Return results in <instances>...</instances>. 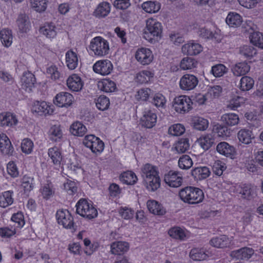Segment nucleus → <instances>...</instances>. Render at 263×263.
Returning <instances> with one entry per match:
<instances>
[{
    "label": "nucleus",
    "instance_id": "22",
    "mask_svg": "<svg viewBox=\"0 0 263 263\" xmlns=\"http://www.w3.org/2000/svg\"><path fill=\"white\" fill-rule=\"evenodd\" d=\"M164 181L171 187H177L181 185L182 178L179 176L178 173L170 171L165 176Z\"/></svg>",
    "mask_w": 263,
    "mask_h": 263
},
{
    "label": "nucleus",
    "instance_id": "30",
    "mask_svg": "<svg viewBox=\"0 0 263 263\" xmlns=\"http://www.w3.org/2000/svg\"><path fill=\"white\" fill-rule=\"evenodd\" d=\"M209 168L206 166L196 167L192 171L191 174L196 180H202L208 177L210 175Z\"/></svg>",
    "mask_w": 263,
    "mask_h": 263
},
{
    "label": "nucleus",
    "instance_id": "35",
    "mask_svg": "<svg viewBox=\"0 0 263 263\" xmlns=\"http://www.w3.org/2000/svg\"><path fill=\"white\" fill-rule=\"evenodd\" d=\"M193 128L200 131L205 130L209 126V121L202 117H195L192 120Z\"/></svg>",
    "mask_w": 263,
    "mask_h": 263
},
{
    "label": "nucleus",
    "instance_id": "3",
    "mask_svg": "<svg viewBox=\"0 0 263 263\" xmlns=\"http://www.w3.org/2000/svg\"><path fill=\"white\" fill-rule=\"evenodd\" d=\"M181 199L189 204H197L204 198L203 191L199 188L187 186L180 190L179 193Z\"/></svg>",
    "mask_w": 263,
    "mask_h": 263
},
{
    "label": "nucleus",
    "instance_id": "34",
    "mask_svg": "<svg viewBox=\"0 0 263 263\" xmlns=\"http://www.w3.org/2000/svg\"><path fill=\"white\" fill-rule=\"evenodd\" d=\"M66 63L69 69H74L78 64V58L76 53L72 50H68L66 53Z\"/></svg>",
    "mask_w": 263,
    "mask_h": 263
},
{
    "label": "nucleus",
    "instance_id": "4",
    "mask_svg": "<svg viewBox=\"0 0 263 263\" xmlns=\"http://www.w3.org/2000/svg\"><path fill=\"white\" fill-rule=\"evenodd\" d=\"M89 47L95 55L98 57L107 55L109 50L108 42L101 36L94 37L90 42Z\"/></svg>",
    "mask_w": 263,
    "mask_h": 263
},
{
    "label": "nucleus",
    "instance_id": "19",
    "mask_svg": "<svg viewBox=\"0 0 263 263\" xmlns=\"http://www.w3.org/2000/svg\"><path fill=\"white\" fill-rule=\"evenodd\" d=\"M216 150L218 153L231 159L234 158L236 155L235 148L226 142H221L216 146Z\"/></svg>",
    "mask_w": 263,
    "mask_h": 263
},
{
    "label": "nucleus",
    "instance_id": "44",
    "mask_svg": "<svg viewBox=\"0 0 263 263\" xmlns=\"http://www.w3.org/2000/svg\"><path fill=\"white\" fill-rule=\"evenodd\" d=\"M120 180L127 184H133L137 180L135 174L132 171H127L122 173L120 176Z\"/></svg>",
    "mask_w": 263,
    "mask_h": 263
},
{
    "label": "nucleus",
    "instance_id": "27",
    "mask_svg": "<svg viewBox=\"0 0 263 263\" xmlns=\"http://www.w3.org/2000/svg\"><path fill=\"white\" fill-rule=\"evenodd\" d=\"M231 240L226 235H221L213 238L210 240V244L217 248H224L229 247Z\"/></svg>",
    "mask_w": 263,
    "mask_h": 263
},
{
    "label": "nucleus",
    "instance_id": "20",
    "mask_svg": "<svg viewBox=\"0 0 263 263\" xmlns=\"http://www.w3.org/2000/svg\"><path fill=\"white\" fill-rule=\"evenodd\" d=\"M129 249V244L126 241H118L110 245V253L114 255H121L127 252Z\"/></svg>",
    "mask_w": 263,
    "mask_h": 263
},
{
    "label": "nucleus",
    "instance_id": "62",
    "mask_svg": "<svg viewBox=\"0 0 263 263\" xmlns=\"http://www.w3.org/2000/svg\"><path fill=\"white\" fill-rule=\"evenodd\" d=\"M185 128L180 124H174L168 129V133L174 136H178L184 133Z\"/></svg>",
    "mask_w": 263,
    "mask_h": 263
},
{
    "label": "nucleus",
    "instance_id": "7",
    "mask_svg": "<svg viewBox=\"0 0 263 263\" xmlns=\"http://www.w3.org/2000/svg\"><path fill=\"white\" fill-rule=\"evenodd\" d=\"M193 102L186 96L176 97L173 101V107L175 110L180 114H184L192 108Z\"/></svg>",
    "mask_w": 263,
    "mask_h": 263
},
{
    "label": "nucleus",
    "instance_id": "28",
    "mask_svg": "<svg viewBox=\"0 0 263 263\" xmlns=\"http://www.w3.org/2000/svg\"><path fill=\"white\" fill-rule=\"evenodd\" d=\"M250 70V66L246 62L237 63L233 66L232 71L234 76L240 77L247 74Z\"/></svg>",
    "mask_w": 263,
    "mask_h": 263
},
{
    "label": "nucleus",
    "instance_id": "54",
    "mask_svg": "<svg viewBox=\"0 0 263 263\" xmlns=\"http://www.w3.org/2000/svg\"><path fill=\"white\" fill-rule=\"evenodd\" d=\"M12 193L10 191H7L0 196L1 207L6 208L13 203V200L12 197Z\"/></svg>",
    "mask_w": 263,
    "mask_h": 263
},
{
    "label": "nucleus",
    "instance_id": "60",
    "mask_svg": "<svg viewBox=\"0 0 263 263\" xmlns=\"http://www.w3.org/2000/svg\"><path fill=\"white\" fill-rule=\"evenodd\" d=\"M226 166L224 163L220 160L215 161L212 166V170L216 175L218 176H221L223 171L226 169Z\"/></svg>",
    "mask_w": 263,
    "mask_h": 263
},
{
    "label": "nucleus",
    "instance_id": "18",
    "mask_svg": "<svg viewBox=\"0 0 263 263\" xmlns=\"http://www.w3.org/2000/svg\"><path fill=\"white\" fill-rule=\"evenodd\" d=\"M21 89L26 93H30L34 87L35 78L32 73L26 72L24 73L21 79Z\"/></svg>",
    "mask_w": 263,
    "mask_h": 263
},
{
    "label": "nucleus",
    "instance_id": "64",
    "mask_svg": "<svg viewBox=\"0 0 263 263\" xmlns=\"http://www.w3.org/2000/svg\"><path fill=\"white\" fill-rule=\"evenodd\" d=\"M11 221L14 223L15 228L22 227L25 224L24 216L22 213L14 214L11 217Z\"/></svg>",
    "mask_w": 263,
    "mask_h": 263
},
{
    "label": "nucleus",
    "instance_id": "17",
    "mask_svg": "<svg viewBox=\"0 0 263 263\" xmlns=\"http://www.w3.org/2000/svg\"><path fill=\"white\" fill-rule=\"evenodd\" d=\"M157 116L153 110L145 109L143 111V116L141 118V123L143 126L151 128L156 124Z\"/></svg>",
    "mask_w": 263,
    "mask_h": 263
},
{
    "label": "nucleus",
    "instance_id": "46",
    "mask_svg": "<svg viewBox=\"0 0 263 263\" xmlns=\"http://www.w3.org/2000/svg\"><path fill=\"white\" fill-rule=\"evenodd\" d=\"M41 192L44 199H48L54 194V189L52 183L49 181L41 189Z\"/></svg>",
    "mask_w": 263,
    "mask_h": 263
},
{
    "label": "nucleus",
    "instance_id": "23",
    "mask_svg": "<svg viewBox=\"0 0 263 263\" xmlns=\"http://www.w3.org/2000/svg\"><path fill=\"white\" fill-rule=\"evenodd\" d=\"M16 116L10 112H3L0 114V126L12 127L17 123Z\"/></svg>",
    "mask_w": 263,
    "mask_h": 263
},
{
    "label": "nucleus",
    "instance_id": "13",
    "mask_svg": "<svg viewBox=\"0 0 263 263\" xmlns=\"http://www.w3.org/2000/svg\"><path fill=\"white\" fill-rule=\"evenodd\" d=\"M135 58L139 63L143 65H146L152 62L153 54L149 49L141 48L136 52Z\"/></svg>",
    "mask_w": 263,
    "mask_h": 263
},
{
    "label": "nucleus",
    "instance_id": "49",
    "mask_svg": "<svg viewBox=\"0 0 263 263\" xmlns=\"http://www.w3.org/2000/svg\"><path fill=\"white\" fill-rule=\"evenodd\" d=\"M190 256L194 260L201 261L206 259L208 256L203 250L193 249L190 253Z\"/></svg>",
    "mask_w": 263,
    "mask_h": 263
},
{
    "label": "nucleus",
    "instance_id": "40",
    "mask_svg": "<svg viewBox=\"0 0 263 263\" xmlns=\"http://www.w3.org/2000/svg\"><path fill=\"white\" fill-rule=\"evenodd\" d=\"M48 155L52 160L53 163L57 166H60L62 159L61 154L57 147L50 148L48 150Z\"/></svg>",
    "mask_w": 263,
    "mask_h": 263
},
{
    "label": "nucleus",
    "instance_id": "12",
    "mask_svg": "<svg viewBox=\"0 0 263 263\" xmlns=\"http://www.w3.org/2000/svg\"><path fill=\"white\" fill-rule=\"evenodd\" d=\"M113 69V65L108 60L97 61L93 66V71L102 76H106L111 73Z\"/></svg>",
    "mask_w": 263,
    "mask_h": 263
},
{
    "label": "nucleus",
    "instance_id": "26",
    "mask_svg": "<svg viewBox=\"0 0 263 263\" xmlns=\"http://www.w3.org/2000/svg\"><path fill=\"white\" fill-rule=\"evenodd\" d=\"M16 24L21 32L26 33L30 30V23L28 17L26 14H20L17 18Z\"/></svg>",
    "mask_w": 263,
    "mask_h": 263
},
{
    "label": "nucleus",
    "instance_id": "25",
    "mask_svg": "<svg viewBox=\"0 0 263 263\" xmlns=\"http://www.w3.org/2000/svg\"><path fill=\"white\" fill-rule=\"evenodd\" d=\"M147 207L149 211L157 215H163L166 213L165 209L158 202L149 200L147 202Z\"/></svg>",
    "mask_w": 263,
    "mask_h": 263
},
{
    "label": "nucleus",
    "instance_id": "52",
    "mask_svg": "<svg viewBox=\"0 0 263 263\" xmlns=\"http://www.w3.org/2000/svg\"><path fill=\"white\" fill-rule=\"evenodd\" d=\"M193 161L191 158L187 155L182 156L178 160V166L182 170H188L193 165Z\"/></svg>",
    "mask_w": 263,
    "mask_h": 263
},
{
    "label": "nucleus",
    "instance_id": "11",
    "mask_svg": "<svg viewBox=\"0 0 263 263\" xmlns=\"http://www.w3.org/2000/svg\"><path fill=\"white\" fill-rule=\"evenodd\" d=\"M236 192L242 198L247 200H251L256 196V188L251 184H244L235 187Z\"/></svg>",
    "mask_w": 263,
    "mask_h": 263
},
{
    "label": "nucleus",
    "instance_id": "14",
    "mask_svg": "<svg viewBox=\"0 0 263 263\" xmlns=\"http://www.w3.org/2000/svg\"><path fill=\"white\" fill-rule=\"evenodd\" d=\"M31 111L39 116L50 115L53 112V109L46 102L38 101L33 103Z\"/></svg>",
    "mask_w": 263,
    "mask_h": 263
},
{
    "label": "nucleus",
    "instance_id": "31",
    "mask_svg": "<svg viewBox=\"0 0 263 263\" xmlns=\"http://www.w3.org/2000/svg\"><path fill=\"white\" fill-rule=\"evenodd\" d=\"M142 9L148 13H156L158 12L161 8V4L157 1H147L142 4Z\"/></svg>",
    "mask_w": 263,
    "mask_h": 263
},
{
    "label": "nucleus",
    "instance_id": "57",
    "mask_svg": "<svg viewBox=\"0 0 263 263\" xmlns=\"http://www.w3.org/2000/svg\"><path fill=\"white\" fill-rule=\"evenodd\" d=\"M110 104L109 100L108 98L104 96H100L96 101L97 107L101 110L107 109Z\"/></svg>",
    "mask_w": 263,
    "mask_h": 263
},
{
    "label": "nucleus",
    "instance_id": "41",
    "mask_svg": "<svg viewBox=\"0 0 263 263\" xmlns=\"http://www.w3.org/2000/svg\"><path fill=\"white\" fill-rule=\"evenodd\" d=\"M70 132L74 136L82 137L85 134L87 129L81 122H76L71 125Z\"/></svg>",
    "mask_w": 263,
    "mask_h": 263
},
{
    "label": "nucleus",
    "instance_id": "1",
    "mask_svg": "<svg viewBox=\"0 0 263 263\" xmlns=\"http://www.w3.org/2000/svg\"><path fill=\"white\" fill-rule=\"evenodd\" d=\"M158 168L156 166L146 163L141 168V176L146 189L155 191L160 186V178Z\"/></svg>",
    "mask_w": 263,
    "mask_h": 263
},
{
    "label": "nucleus",
    "instance_id": "33",
    "mask_svg": "<svg viewBox=\"0 0 263 263\" xmlns=\"http://www.w3.org/2000/svg\"><path fill=\"white\" fill-rule=\"evenodd\" d=\"M98 87L100 90L106 92H114L117 88L116 83L109 79H104L99 81Z\"/></svg>",
    "mask_w": 263,
    "mask_h": 263
},
{
    "label": "nucleus",
    "instance_id": "16",
    "mask_svg": "<svg viewBox=\"0 0 263 263\" xmlns=\"http://www.w3.org/2000/svg\"><path fill=\"white\" fill-rule=\"evenodd\" d=\"M203 48L199 43L191 41L184 44L181 48L182 52L188 55H196L202 51Z\"/></svg>",
    "mask_w": 263,
    "mask_h": 263
},
{
    "label": "nucleus",
    "instance_id": "21",
    "mask_svg": "<svg viewBox=\"0 0 263 263\" xmlns=\"http://www.w3.org/2000/svg\"><path fill=\"white\" fill-rule=\"evenodd\" d=\"M0 151L3 154L8 156L12 155L14 151L10 140L5 134L0 135Z\"/></svg>",
    "mask_w": 263,
    "mask_h": 263
},
{
    "label": "nucleus",
    "instance_id": "5",
    "mask_svg": "<svg viewBox=\"0 0 263 263\" xmlns=\"http://www.w3.org/2000/svg\"><path fill=\"white\" fill-rule=\"evenodd\" d=\"M76 212L81 216L88 219H92L97 217L98 212L92 204L88 203L84 199H80L76 204Z\"/></svg>",
    "mask_w": 263,
    "mask_h": 263
},
{
    "label": "nucleus",
    "instance_id": "15",
    "mask_svg": "<svg viewBox=\"0 0 263 263\" xmlns=\"http://www.w3.org/2000/svg\"><path fill=\"white\" fill-rule=\"evenodd\" d=\"M73 101V97L70 93L61 92L56 95L54 99V103L60 107H67L71 105Z\"/></svg>",
    "mask_w": 263,
    "mask_h": 263
},
{
    "label": "nucleus",
    "instance_id": "24",
    "mask_svg": "<svg viewBox=\"0 0 263 263\" xmlns=\"http://www.w3.org/2000/svg\"><path fill=\"white\" fill-rule=\"evenodd\" d=\"M67 85L71 90L78 91L82 89L83 83L79 76L73 74L68 78Z\"/></svg>",
    "mask_w": 263,
    "mask_h": 263
},
{
    "label": "nucleus",
    "instance_id": "36",
    "mask_svg": "<svg viewBox=\"0 0 263 263\" xmlns=\"http://www.w3.org/2000/svg\"><path fill=\"white\" fill-rule=\"evenodd\" d=\"M237 137L239 142L245 144H249L254 138L251 130L248 129H242L237 133Z\"/></svg>",
    "mask_w": 263,
    "mask_h": 263
},
{
    "label": "nucleus",
    "instance_id": "29",
    "mask_svg": "<svg viewBox=\"0 0 263 263\" xmlns=\"http://www.w3.org/2000/svg\"><path fill=\"white\" fill-rule=\"evenodd\" d=\"M110 11V4L107 2H102L98 5L93 14L98 18L104 17L109 14Z\"/></svg>",
    "mask_w": 263,
    "mask_h": 263
},
{
    "label": "nucleus",
    "instance_id": "55",
    "mask_svg": "<svg viewBox=\"0 0 263 263\" xmlns=\"http://www.w3.org/2000/svg\"><path fill=\"white\" fill-rule=\"evenodd\" d=\"M31 6L37 12L44 11L47 5V0H30Z\"/></svg>",
    "mask_w": 263,
    "mask_h": 263
},
{
    "label": "nucleus",
    "instance_id": "48",
    "mask_svg": "<svg viewBox=\"0 0 263 263\" xmlns=\"http://www.w3.org/2000/svg\"><path fill=\"white\" fill-rule=\"evenodd\" d=\"M240 53L246 58H251L257 53V49L252 45H244L240 48Z\"/></svg>",
    "mask_w": 263,
    "mask_h": 263
},
{
    "label": "nucleus",
    "instance_id": "47",
    "mask_svg": "<svg viewBox=\"0 0 263 263\" xmlns=\"http://www.w3.org/2000/svg\"><path fill=\"white\" fill-rule=\"evenodd\" d=\"M197 61L191 57L184 58L180 62V68L183 70H189L196 67Z\"/></svg>",
    "mask_w": 263,
    "mask_h": 263
},
{
    "label": "nucleus",
    "instance_id": "45",
    "mask_svg": "<svg viewBox=\"0 0 263 263\" xmlns=\"http://www.w3.org/2000/svg\"><path fill=\"white\" fill-rule=\"evenodd\" d=\"M254 84V81L252 78L244 76L240 80L239 88L242 91H248L253 88Z\"/></svg>",
    "mask_w": 263,
    "mask_h": 263
},
{
    "label": "nucleus",
    "instance_id": "8",
    "mask_svg": "<svg viewBox=\"0 0 263 263\" xmlns=\"http://www.w3.org/2000/svg\"><path fill=\"white\" fill-rule=\"evenodd\" d=\"M83 143L84 145L89 148L91 152L96 155L100 154L104 149V144L103 142L93 135L86 136Z\"/></svg>",
    "mask_w": 263,
    "mask_h": 263
},
{
    "label": "nucleus",
    "instance_id": "59",
    "mask_svg": "<svg viewBox=\"0 0 263 263\" xmlns=\"http://www.w3.org/2000/svg\"><path fill=\"white\" fill-rule=\"evenodd\" d=\"M222 92V88L219 85H215L209 88L206 93L209 100L218 98Z\"/></svg>",
    "mask_w": 263,
    "mask_h": 263
},
{
    "label": "nucleus",
    "instance_id": "2",
    "mask_svg": "<svg viewBox=\"0 0 263 263\" xmlns=\"http://www.w3.org/2000/svg\"><path fill=\"white\" fill-rule=\"evenodd\" d=\"M163 27L161 23L154 18H148L143 30V37L151 43H155L161 39Z\"/></svg>",
    "mask_w": 263,
    "mask_h": 263
},
{
    "label": "nucleus",
    "instance_id": "38",
    "mask_svg": "<svg viewBox=\"0 0 263 263\" xmlns=\"http://www.w3.org/2000/svg\"><path fill=\"white\" fill-rule=\"evenodd\" d=\"M0 39L2 44L6 47L10 46L12 43V31L7 29L0 31Z\"/></svg>",
    "mask_w": 263,
    "mask_h": 263
},
{
    "label": "nucleus",
    "instance_id": "10",
    "mask_svg": "<svg viewBox=\"0 0 263 263\" xmlns=\"http://www.w3.org/2000/svg\"><path fill=\"white\" fill-rule=\"evenodd\" d=\"M198 84V79L194 75L185 74L180 79L179 86L183 90L189 91L194 89Z\"/></svg>",
    "mask_w": 263,
    "mask_h": 263
},
{
    "label": "nucleus",
    "instance_id": "63",
    "mask_svg": "<svg viewBox=\"0 0 263 263\" xmlns=\"http://www.w3.org/2000/svg\"><path fill=\"white\" fill-rule=\"evenodd\" d=\"M33 143L32 141L28 139H24L21 143V149L23 153L29 154H30L33 149Z\"/></svg>",
    "mask_w": 263,
    "mask_h": 263
},
{
    "label": "nucleus",
    "instance_id": "56",
    "mask_svg": "<svg viewBox=\"0 0 263 263\" xmlns=\"http://www.w3.org/2000/svg\"><path fill=\"white\" fill-rule=\"evenodd\" d=\"M251 42L260 48H263V34L259 32H254L250 36Z\"/></svg>",
    "mask_w": 263,
    "mask_h": 263
},
{
    "label": "nucleus",
    "instance_id": "61",
    "mask_svg": "<svg viewBox=\"0 0 263 263\" xmlns=\"http://www.w3.org/2000/svg\"><path fill=\"white\" fill-rule=\"evenodd\" d=\"M33 178L25 175L22 179V186L25 192H29L33 187Z\"/></svg>",
    "mask_w": 263,
    "mask_h": 263
},
{
    "label": "nucleus",
    "instance_id": "42",
    "mask_svg": "<svg viewBox=\"0 0 263 263\" xmlns=\"http://www.w3.org/2000/svg\"><path fill=\"white\" fill-rule=\"evenodd\" d=\"M221 119L223 122L229 126L235 125L239 121L238 116L234 113L225 114L221 116Z\"/></svg>",
    "mask_w": 263,
    "mask_h": 263
},
{
    "label": "nucleus",
    "instance_id": "50",
    "mask_svg": "<svg viewBox=\"0 0 263 263\" xmlns=\"http://www.w3.org/2000/svg\"><path fill=\"white\" fill-rule=\"evenodd\" d=\"M168 233L172 238L180 240H183L186 237L184 230L179 227L171 228Z\"/></svg>",
    "mask_w": 263,
    "mask_h": 263
},
{
    "label": "nucleus",
    "instance_id": "9",
    "mask_svg": "<svg viewBox=\"0 0 263 263\" xmlns=\"http://www.w3.org/2000/svg\"><path fill=\"white\" fill-rule=\"evenodd\" d=\"M254 254V250L249 247H243L231 252L230 256L231 258L238 262L242 260H248Z\"/></svg>",
    "mask_w": 263,
    "mask_h": 263
},
{
    "label": "nucleus",
    "instance_id": "53",
    "mask_svg": "<svg viewBox=\"0 0 263 263\" xmlns=\"http://www.w3.org/2000/svg\"><path fill=\"white\" fill-rule=\"evenodd\" d=\"M50 139L54 141H57L62 137V132L59 125H53L51 127L49 131Z\"/></svg>",
    "mask_w": 263,
    "mask_h": 263
},
{
    "label": "nucleus",
    "instance_id": "32",
    "mask_svg": "<svg viewBox=\"0 0 263 263\" xmlns=\"http://www.w3.org/2000/svg\"><path fill=\"white\" fill-rule=\"evenodd\" d=\"M227 24L230 27H238L242 22L241 16L236 12H230L226 20Z\"/></svg>",
    "mask_w": 263,
    "mask_h": 263
},
{
    "label": "nucleus",
    "instance_id": "37",
    "mask_svg": "<svg viewBox=\"0 0 263 263\" xmlns=\"http://www.w3.org/2000/svg\"><path fill=\"white\" fill-rule=\"evenodd\" d=\"M154 76L153 71L148 70H142L137 74L136 81L140 84L146 83L153 78Z\"/></svg>",
    "mask_w": 263,
    "mask_h": 263
},
{
    "label": "nucleus",
    "instance_id": "58",
    "mask_svg": "<svg viewBox=\"0 0 263 263\" xmlns=\"http://www.w3.org/2000/svg\"><path fill=\"white\" fill-rule=\"evenodd\" d=\"M228 68L223 64H217L212 67L211 72L215 77H220L226 73Z\"/></svg>",
    "mask_w": 263,
    "mask_h": 263
},
{
    "label": "nucleus",
    "instance_id": "51",
    "mask_svg": "<svg viewBox=\"0 0 263 263\" xmlns=\"http://www.w3.org/2000/svg\"><path fill=\"white\" fill-rule=\"evenodd\" d=\"M189 141L187 138H181L175 144V148L178 153H184L189 149Z\"/></svg>",
    "mask_w": 263,
    "mask_h": 263
},
{
    "label": "nucleus",
    "instance_id": "6",
    "mask_svg": "<svg viewBox=\"0 0 263 263\" xmlns=\"http://www.w3.org/2000/svg\"><path fill=\"white\" fill-rule=\"evenodd\" d=\"M56 217L58 222L64 228L70 229L72 232L77 230V226L73 222V218L67 210H60L57 212Z\"/></svg>",
    "mask_w": 263,
    "mask_h": 263
},
{
    "label": "nucleus",
    "instance_id": "39",
    "mask_svg": "<svg viewBox=\"0 0 263 263\" xmlns=\"http://www.w3.org/2000/svg\"><path fill=\"white\" fill-rule=\"evenodd\" d=\"M55 26L52 24H47L40 28V32L47 38L54 37L57 35Z\"/></svg>",
    "mask_w": 263,
    "mask_h": 263
},
{
    "label": "nucleus",
    "instance_id": "43",
    "mask_svg": "<svg viewBox=\"0 0 263 263\" xmlns=\"http://www.w3.org/2000/svg\"><path fill=\"white\" fill-rule=\"evenodd\" d=\"M199 143L202 148L204 150L209 149L214 144V140L211 135H205L202 136L198 140Z\"/></svg>",
    "mask_w": 263,
    "mask_h": 263
}]
</instances>
